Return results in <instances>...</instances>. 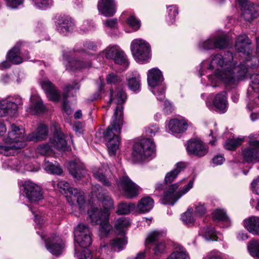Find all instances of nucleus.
<instances>
[{
  "instance_id": "1",
  "label": "nucleus",
  "mask_w": 259,
  "mask_h": 259,
  "mask_svg": "<svg viewBox=\"0 0 259 259\" xmlns=\"http://www.w3.org/2000/svg\"><path fill=\"white\" fill-rule=\"evenodd\" d=\"M251 44L246 35H240L237 38L235 45L236 50L247 56L245 61L240 63L239 66H236L237 62L234 60L233 54L227 51L223 54L212 55L208 69L212 70L214 76L226 84H234L236 82L235 72L238 73L239 76H244L249 67L255 69L259 63V60L256 57L251 58L254 64L249 63V56L252 53Z\"/></svg>"
},
{
  "instance_id": "2",
  "label": "nucleus",
  "mask_w": 259,
  "mask_h": 259,
  "mask_svg": "<svg viewBox=\"0 0 259 259\" xmlns=\"http://www.w3.org/2000/svg\"><path fill=\"white\" fill-rule=\"evenodd\" d=\"M126 99V95L122 89L110 90L108 105H110L112 102L117 104L113 116L112 121L106 131L103 133L104 138L106 141V146L110 155H115L120 144V137L117 134L120 133L122 124V104L125 102Z\"/></svg>"
},
{
  "instance_id": "3",
  "label": "nucleus",
  "mask_w": 259,
  "mask_h": 259,
  "mask_svg": "<svg viewBox=\"0 0 259 259\" xmlns=\"http://www.w3.org/2000/svg\"><path fill=\"white\" fill-rule=\"evenodd\" d=\"M97 45L92 41H86L83 44V49L76 46L72 51H64L63 57L64 64L66 69L71 71L79 70L91 66L90 60L84 58H79L76 56L85 52L86 50L96 51Z\"/></svg>"
},
{
  "instance_id": "4",
  "label": "nucleus",
  "mask_w": 259,
  "mask_h": 259,
  "mask_svg": "<svg viewBox=\"0 0 259 259\" xmlns=\"http://www.w3.org/2000/svg\"><path fill=\"white\" fill-rule=\"evenodd\" d=\"M155 146L151 139H144L136 143L133 147V156L137 161H142L153 157L155 154Z\"/></svg>"
},
{
  "instance_id": "5",
  "label": "nucleus",
  "mask_w": 259,
  "mask_h": 259,
  "mask_svg": "<svg viewBox=\"0 0 259 259\" xmlns=\"http://www.w3.org/2000/svg\"><path fill=\"white\" fill-rule=\"evenodd\" d=\"M193 180L190 181L188 185L183 188L182 192H176L179 186L178 183L170 185L164 192L162 203L173 205L182 195L187 193L193 187Z\"/></svg>"
},
{
  "instance_id": "6",
  "label": "nucleus",
  "mask_w": 259,
  "mask_h": 259,
  "mask_svg": "<svg viewBox=\"0 0 259 259\" xmlns=\"http://www.w3.org/2000/svg\"><path fill=\"white\" fill-rule=\"evenodd\" d=\"M117 187L123 195L128 198L137 196L139 187L127 176H123L117 182Z\"/></svg>"
},
{
  "instance_id": "7",
  "label": "nucleus",
  "mask_w": 259,
  "mask_h": 259,
  "mask_svg": "<svg viewBox=\"0 0 259 259\" xmlns=\"http://www.w3.org/2000/svg\"><path fill=\"white\" fill-rule=\"evenodd\" d=\"M132 54L138 62L147 60L150 57V46L142 39H135L131 44Z\"/></svg>"
},
{
  "instance_id": "8",
  "label": "nucleus",
  "mask_w": 259,
  "mask_h": 259,
  "mask_svg": "<svg viewBox=\"0 0 259 259\" xmlns=\"http://www.w3.org/2000/svg\"><path fill=\"white\" fill-rule=\"evenodd\" d=\"M22 104V100L18 96L9 97L0 101V116L13 115L17 111L18 106Z\"/></svg>"
},
{
  "instance_id": "9",
  "label": "nucleus",
  "mask_w": 259,
  "mask_h": 259,
  "mask_svg": "<svg viewBox=\"0 0 259 259\" xmlns=\"http://www.w3.org/2000/svg\"><path fill=\"white\" fill-rule=\"evenodd\" d=\"M74 240L80 247L87 248L92 242L91 232L85 225L79 224L74 229Z\"/></svg>"
},
{
  "instance_id": "10",
  "label": "nucleus",
  "mask_w": 259,
  "mask_h": 259,
  "mask_svg": "<svg viewBox=\"0 0 259 259\" xmlns=\"http://www.w3.org/2000/svg\"><path fill=\"white\" fill-rule=\"evenodd\" d=\"M163 237V234L159 231L151 232L147 238L145 245L147 248L152 249L156 254L163 253L165 250V244L163 242H159Z\"/></svg>"
},
{
  "instance_id": "11",
  "label": "nucleus",
  "mask_w": 259,
  "mask_h": 259,
  "mask_svg": "<svg viewBox=\"0 0 259 259\" xmlns=\"http://www.w3.org/2000/svg\"><path fill=\"white\" fill-rule=\"evenodd\" d=\"M186 149L189 155L201 157L207 153L208 147L201 140L192 139L187 142Z\"/></svg>"
},
{
  "instance_id": "12",
  "label": "nucleus",
  "mask_w": 259,
  "mask_h": 259,
  "mask_svg": "<svg viewBox=\"0 0 259 259\" xmlns=\"http://www.w3.org/2000/svg\"><path fill=\"white\" fill-rule=\"evenodd\" d=\"M105 56L108 59H112L115 64L123 65L125 67L128 65L124 53L117 46L107 48L105 50Z\"/></svg>"
},
{
  "instance_id": "13",
  "label": "nucleus",
  "mask_w": 259,
  "mask_h": 259,
  "mask_svg": "<svg viewBox=\"0 0 259 259\" xmlns=\"http://www.w3.org/2000/svg\"><path fill=\"white\" fill-rule=\"evenodd\" d=\"M242 7V15L247 21H250L259 16V5L248 0H238Z\"/></svg>"
},
{
  "instance_id": "14",
  "label": "nucleus",
  "mask_w": 259,
  "mask_h": 259,
  "mask_svg": "<svg viewBox=\"0 0 259 259\" xmlns=\"http://www.w3.org/2000/svg\"><path fill=\"white\" fill-rule=\"evenodd\" d=\"M23 187L24 192L31 203L38 202L43 199L41 189L37 185L27 181L25 182Z\"/></svg>"
},
{
  "instance_id": "15",
  "label": "nucleus",
  "mask_w": 259,
  "mask_h": 259,
  "mask_svg": "<svg viewBox=\"0 0 259 259\" xmlns=\"http://www.w3.org/2000/svg\"><path fill=\"white\" fill-rule=\"evenodd\" d=\"M243 160L247 163L259 159V141L251 140L249 142V146L242 150Z\"/></svg>"
},
{
  "instance_id": "16",
  "label": "nucleus",
  "mask_w": 259,
  "mask_h": 259,
  "mask_svg": "<svg viewBox=\"0 0 259 259\" xmlns=\"http://www.w3.org/2000/svg\"><path fill=\"white\" fill-rule=\"evenodd\" d=\"M25 130L20 126H16L15 124L11 125L10 129L6 138V141L13 142L15 144H23V148L25 145L26 137L24 136Z\"/></svg>"
},
{
  "instance_id": "17",
  "label": "nucleus",
  "mask_w": 259,
  "mask_h": 259,
  "mask_svg": "<svg viewBox=\"0 0 259 259\" xmlns=\"http://www.w3.org/2000/svg\"><path fill=\"white\" fill-rule=\"evenodd\" d=\"M92 193L96 196L97 199L104 205L103 209L113 208L114 202L110 196L103 192V188L99 184L95 185L92 188Z\"/></svg>"
},
{
  "instance_id": "18",
  "label": "nucleus",
  "mask_w": 259,
  "mask_h": 259,
  "mask_svg": "<svg viewBox=\"0 0 259 259\" xmlns=\"http://www.w3.org/2000/svg\"><path fill=\"white\" fill-rule=\"evenodd\" d=\"M53 127L54 137L50 140L52 146L58 150H65L67 148V142L65 135L57 124H55Z\"/></svg>"
},
{
  "instance_id": "19",
  "label": "nucleus",
  "mask_w": 259,
  "mask_h": 259,
  "mask_svg": "<svg viewBox=\"0 0 259 259\" xmlns=\"http://www.w3.org/2000/svg\"><path fill=\"white\" fill-rule=\"evenodd\" d=\"M7 58L9 61H4L0 64V69L3 70L11 67L12 62L15 64H19L23 62L22 58L20 56V47L17 44L8 53Z\"/></svg>"
},
{
  "instance_id": "20",
  "label": "nucleus",
  "mask_w": 259,
  "mask_h": 259,
  "mask_svg": "<svg viewBox=\"0 0 259 259\" xmlns=\"http://www.w3.org/2000/svg\"><path fill=\"white\" fill-rule=\"evenodd\" d=\"M75 28V24L72 19L68 16L61 17L58 20L57 30L61 34L67 35Z\"/></svg>"
},
{
  "instance_id": "21",
  "label": "nucleus",
  "mask_w": 259,
  "mask_h": 259,
  "mask_svg": "<svg viewBox=\"0 0 259 259\" xmlns=\"http://www.w3.org/2000/svg\"><path fill=\"white\" fill-rule=\"evenodd\" d=\"M40 84L50 100L54 102H58L60 100V93L50 81L44 79L41 81Z\"/></svg>"
},
{
  "instance_id": "22",
  "label": "nucleus",
  "mask_w": 259,
  "mask_h": 259,
  "mask_svg": "<svg viewBox=\"0 0 259 259\" xmlns=\"http://www.w3.org/2000/svg\"><path fill=\"white\" fill-rule=\"evenodd\" d=\"M100 12L106 17H111L115 13V4L114 0H100L98 5Z\"/></svg>"
},
{
  "instance_id": "23",
  "label": "nucleus",
  "mask_w": 259,
  "mask_h": 259,
  "mask_svg": "<svg viewBox=\"0 0 259 259\" xmlns=\"http://www.w3.org/2000/svg\"><path fill=\"white\" fill-rule=\"evenodd\" d=\"M68 169L71 175L77 180H80L86 172L83 164L77 160L70 162Z\"/></svg>"
},
{
  "instance_id": "24",
  "label": "nucleus",
  "mask_w": 259,
  "mask_h": 259,
  "mask_svg": "<svg viewBox=\"0 0 259 259\" xmlns=\"http://www.w3.org/2000/svg\"><path fill=\"white\" fill-rule=\"evenodd\" d=\"M46 247L53 254L59 255L62 252L63 243L60 237H52L51 239H50V241L46 243Z\"/></svg>"
},
{
  "instance_id": "25",
  "label": "nucleus",
  "mask_w": 259,
  "mask_h": 259,
  "mask_svg": "<svg viewBox=\"0 0 259 259\" xmlns=\"http://www.w3.org/2000/svg\"><path fill=\"white\" fill-rule=\"evenodd\" d=\"M147 75L148 83L151 87L159 86L163 81L162 73L158 69L153 68L149 70Z\"/></svg>"
},
{
  "instance_id": "26",
  "label": "nucleus",
  "mask_w": 259,
  "mask_h": 259,
  "mask_svg": "<svg viewBox=\"0 0 259 259\" xmlns=\"http://www.w3.org/2000/svg\"><path fill=\"white\" fill-rule=\"evenodd\" d=\"M48 130L47 126L44 124L39 125L35 132L29 134L27 137V141L37 142L47 139Z\"/></svg>"
},
{
  "instance_id": "27",
  "label": "nucleus",
  "mask_w": 259,
  "mask_h": 259,
  "mask_svg": "<svg viewBox=\"0 0 259 259\" xmlns=\"http://www.w3.org/2000/svg\"><path fill=\"white\" fill-rule=\"evenodd\" d=\"M169 128L173 134H180L185 132L188 128V121L183 119H174L169 123Z\"/></svg>"
},
{
  "instance_id": "28",
  "label": "nucleus",
  "mask_w": 259,
  "mask_h": 259,
  "mask_svg": "<svg viewBox=\"0 0 259 259\" xmlns=\"http://www.w3.org/2000/svg\"><path fill=\"white\" fill-rule=\"evenodd\" d=\"M245 228L251 234L259 236V217L251 216L244 221Z\"/></svg>"
},
{
  "instance_id": "29",
  "label": "nucleus",
  "mask_w": 259,
  "mask_h": 259,
  "mask_svg": "<svg viewBox=\"0 0 259 259\" xmlns=\"http://www.w3.org/2000/svg\"><path fill=\"white\" fill-rule=\"evenodd\" d=\"M106 213L109 215V212L107 209H99L98 208H93L88 210V214L89 220L93 225L99 224L100 222L103 220L102 214Z\"/></svg>"
},
{
  "instance_id": "30",
  "label": "nucleus",
  "mask_w": 259,
  "mask_h": 259,
  "mask_svg": "<svg viewBox=\"0 0 259 259\" xmlns=\"http://www.w3.org/2000/svg\"><path fill=\"white\" fill-rule=\"evenodd\" d=\"M127 243V240L124 236L121 237H117L111 240L110 242L106 245H104L102 246V248L110 249L112 251H116L118 249V251H120L123 249Z\"/></svg>"
},
{
  "instance_id": "31",
  "label": "nucleus",
  "mask_w": 259,
  "mask_h": 259,
  "mask_svg": "<svg viewBox=\"0 0 259 259\" xmlns=\"http://www.w3.org/2000/svg\"><path fill=\"white\" fill-rule=\"evenodd\" d=\"M23 144H15L13 142L6 141V138L4 139V143L0 144V153L9 156L13 154L14 151L23 148Z\"/></svg>"
},
{
  "instance_id": "32",
  "label": "nucleus",
  "mask_w": 259,
  "mask_h": 259,
  "mask_svg": "<svg viewBox=\"0 0 259 259\" xmlns=\"http://www.w3.org/2000/svg\"><path fill=\"white\" fill-rule=\"evenodd\" d=\"M213 103L217 109L224 112L227 105L226 92L223 91L216 95Z\"/></svg>"
},
{
  "instance_id": "33",
  "label": "nucleus",
  "mask_w": 259,
  "mask_h": 259,
  "mask_svg": "<svg viewBox=\"0 0 259 259\" xmlns=\"http://www.w3.org/2000/svg\"><path fill=\"white\" fill-rule=\"evenodd\" d=\"M185 167V164L184 162L178 163L173 170L166 174L164 178L165 183L166 184L172 183Z\"/></svg>"
},
{
  "instance_id": "34",
  "label": "nucleus",
  "mask_w": 259,
  "mask_h": 259,
  "mask_svg": "<svg viewBox=\"0 0 259 259\" xmlns=\"http://www.w3.org/2000/svg\"><path fill=\"white\" fill-rule=\"evenodd\" d=\"M153 200L149 197H146L140 200L137 208L138 211L142 213H145L149 211L153 208Z\"/></svg>"
},
{
  "instance_id": "35",
  "label": "nucleus",
  "mask_w": 259,
  "mask_h": 259,
  "mask_svg": "<svg viewBox=\"0 0 259 259\" xmlns=\"http://www.w3.org/2000/svg\"><path fill=\"white\" fill-rule=\"evenodd\" d=\"M43 167L46 171L53 175H60L63 172L62 169L56 161L53 163L45 160Z\"/></svg>"
},
{
  "instance_id": "36",
  "label": "nucleus",
  "mask_w": 259,
  "mask_h": 259,
  "mask_svg": "<svg viewBox=\"0 0 259 259\" xmlns=\"http://www.w3.org/2000/svg\"><path fill=\"white\" fill-rule=\"evenodd\" d=\"M176 250L172 252L166 259H190L186 249L180 245L175 247Z\"/></svg>"
},
{
  "instance_id": "37",
  "label": "nucleus",
  "mask_w": 259,
  "mask_h": 259,
  "mask_svg": "<svg viewBox=\"0 0 259 259\" xmlns=\"http://www.w3.org/2000/svg\"><path fill=\"white\" fill-rule=\"evenodd\" d=\"M249 254L255 259H259V240H251L247 245Z\"/></svg>"
},
{
  "instance_id": "38",
  "label": "nucleus",
  "mask_w": 259,
  "mask_h": 259,
  "mask_svg": "<svg viewBox=\"0 0 259 259\" xmlns=\"http://www.w3.org/2000/svg\"><path fill=\"white\" fill-rule=\"evenodd\" d=\"M128 86L130 90L133 91H139L140 88V76L135 72L127 79Z\"/></svg>"
},
{
  "instance_id": "39",
  "label": "nucleus",
  "mask_w": 259,
  "mask_h": 259,
  "mask_svg": "<svg viewBox=\"0 0 259 259\" xmlns=\"http://www.w3.org/2000/svg\"><path fill=\"white\" fill-rule=\"evenodd\" d=\"M131 225V221L126 217H121L115 222V228L119 233H123L124 229H126Z\"/></svg>"
},
{
  "instance_id": "40",
  "label": "nucleus",
  "mask_w": 259,
  "mask_h": 259,
  "mask_svg": "<svg viewBox=\"0 0 259 259\" xmlns=\"http://www.w3.org/2000/svg\"><path fill=\"white\" fill-rule=\"evenodd\" d=\"M103 220L101 221L99 224H100V232L102 236L107 235L111 229L110 225L109 224L108 217L106 213H103L102 214Z\"/></svg>"
},
{
  "instance_id": "41",
  "label": "nucleus",
  "mask_w": 259,
  "mask_h": 259,
  "mask_svg": "<svg viewBox=\"0 0 259 259\" xmlns=\"http://www.w3.org/2000/svg\"><path fill=\"white\" fill-rule=\"evenodd\" d=\"M135 208L136 205L134 203L121 202L118 204L116 212L119 214H127Z\"/></svg>"
},
{
  "instance_id": "42",
  "label": "nucleus",
  "mask_w": 259,
  "mask_h": 259,
  "mask_svg": "<svg viewBox=\"0 0 259 259\" xmlns=\"http://www.w3.org/2000/svg\"><path fill=\"white\" fill-rule=\"evenodd\" d=\"M45 106L40 99H37L34 102L31 100V104L30 107L26 110L27 112L34 113H40L44 111Z\"/></svg>"
},
{
  "instance_id": "43",
  "label": "nucleus",
  "mask_w": 259,
  "mask_h": 259,
  "mask_svg": "<svg viewBox=\"0 0 259 259\" xmlns=\"http://www.w3.org/2000/svg\"><path fill=\"white\" fill-rule=\"evenodd\" d=\"M202 235L207 240L217 241L218 237L216 236V232L214 228L212 227H204L201 229Z\"/></svg>"
},
{
  "instance_id": "44",
  "label": "nucleus",
  "mask_w": 259,
  "mask_h": 259,
  "mask_svg": "<svg viewBox=\"0 0 259 259\" xmlns=\"http://www.w3.org/2000/svg\"><path fill=\"white\" fill-rule=\"evenodd\" d=\"M244 140V138L229 139L225 142L224 146L226 149L232 150L241 145V144L243 142Z\"/></svg>"
},
{
  "instance_id": "45",
  "label": "nucleus",
  "mask_w": 259,
  "mask_h": 259,
  "mask_svg": "<svg viewBox=\"0 0 259 259\" xmlns=\"http://www.w3.org/2000/svg\"><path fill=\"white\" fill-rule=\"evenodd\" d=\"M71 200H76L80 207H81L85 203L84 197L82 193L77 189H74L71 191V195L69 196Z\"/></svg>"
},
{
  "instance_id": "46",
  "label": "nucleus",
  "mask_w": 259,
  "mask_h": 259,
  "mask_svg": "<svg viewBox=\"0 0 259 259\" xmlns=\"http://www.w3.org/2000/svg\"><path fill=\"white\" fill-rule=\"evenodd\" d=\"M212 218L214 221L226 222L227 226L230 224L229 219L223 210L217 209L212 213Z\"/></svg>"
},
{
  "instance_id": "47",
  "label": "nucleus",
  "mask_w": 259,
  "mask_h": 259,
  "mask_svg": "<svg viewBox=\"0 0 259 259\" xmlns=\"http://www.w3.org/2000/svg\"><path fill=\"white\" fill-rule=\"evenodd\" d=\"M215 49H223L228 46L226 35H221L213 37Z\"/></svg>"
},
{
  "instance_id": "48",
  "label": "nucleus",
  "mask_w": 259,
  "mask_h": 259,
  "mask_svg": "<svg viewBox=\"0 0 259 259\" xmlns=\"http://www.w3.org/2000/svg\"><path fill=\"white\" fill-rule=\"evenodd\" d=\"M57 186L60 191L66 195V197L69 196L71 195V191L74 190V189L71 188L69 186V184L65 181H59L57 184Z\"/></svg>"
},
{
  "instance_id": "49",
  "label": "nucleus",
  "mask_w": 259,
  "mask_h": 259,
  "mask_svg": "<svg viewBox=\"0 0 259 259\" xmlns=\"http://www.w3.org/2000/svg\"><path fill=\"white\" fill-rule=\"evenodd\" d=\"M94 175L95 178L99 182H101L105 186L110 187L111 186V183L110 181L105 176V174L103 173L102 170L95 172Z\"/></svg>"
},
{
  "instance_id": "50",
  "label": "nucleus",
  "mask_w": 259,
  "mask_h": 259,
  "mask_svg": "<svg viewBox=\"0 0 259 259\" xmlns=\"http://www.w3.org/2000/svg\"><path fill=\"white\" fill-rule=\"evenodd\" d=\"M192 208H188L187 211L181 215V219L185 224L189 225L194 222V219L192 214Z\"/></svg>"
},
{
  "instance_id": "51",
  "label": "nucleus",
  "mask_w": 259,
  "mask_h": 259,
  "mask_svg": "<svg viewBox=\"0 0 259 259\" xmlns=\"http://www.w3.org/2000/svg\"><path fill=\"white\" fill-rule=\"evenodd\" d=\"M199 47L201 49L206 50L215 49L213 37L209 38L201 42L199 45Z\"/></svg>"
},
{
  "instance_id": "52",
  "label": "nucleus",
  "mask_w": 259,
  "mask_h": 259,
  "mask_svg": "<svg viewBox=\"0 0 259 259\" xmlns=\"http://www.w3.org/2000/svg\"><path fill=\"white\" fill-rule=\"evenodd\" d=\"M126 22L135 30H138L141 25L140 20L136 18L134 15L130 16L127 18Z\"/></svg>"
},
{
  "instance_id": "53",
  "label": "nucleus",
  "mask_w": 259,
  "mask_h": 259,
  "mask_svg": "<svg viewBox=\"0 0 259 259\" xmlns=\"http://www.w3.org/2000/svg\"><path fill=\"white\" fill-rule=\"evenodd\" d=\"M122 80V77L117 74L111 73L106 76L107 82L109 84H116Z\"/></svg>"
},
{
  "instance_id": "54",
  "label": "nucleus",
  "mask_w": 259,
  "mask_h": 259,
  "mask_svg": "<svg viewBox=\"0 0 259 259\" xmlns=\"http://www.w3.org/2000/svg\"><path fill=\"white\" fill-rule=\"evenodd\" d=\"M80 88V85L77 82H73L71 84L67 85L65 89V93L63 94V96L64 98H67V97L71 95L72 91H78Z\"/></svg>"
},
{
  "instance_id": "55",
  "label": "nucleus",
  "mask_w": 259,
  "mask_h": 259,
  "mask_svg": "<svg viewBox=\"0 0 259 259\" xmlns=\"http://www.w3.org/2000/svg\"><path fill=\"white\" fill-rule=\"evenodd\" d=\"M250 78L252 82L251 88L255 92H259V74H252Z\"/></svg>"
},
{
  "instance_id": "56",
  "label": "nucleus",
  "mask_w": 259,
  "mask_h": 259,
  "mask_svg": "<svg viewBox=\"0 0 259 259\" xmlns=\"http://www.w3.org/2000/svg\"><path fill=\"white\" fill-rule=\"evenodd\" d=\"M78 259H92L93 256L91 251L87 248L84 249L80 253H75Z\"/></svg>"
},
{
  "instance_id": "57",
  "label": "nucleus",
  "mask_w": 259,
  "mask_h": 259,
  "mask_svg": "<svg viewBox=\"0 0 259 259\" xmlns=\"http://www.w3.org/2000/svg\"><path fill=\"white\" fill-rule=\"evenodd\" d=\"M206 212V208L204 204L198 203L195 205L194 214L197 217H202Z\"/></svg>"
},
{
  "instance_id": "58",
  "label": "nucleus",
  "mask_w": 259,
  "mask_h": 259,
  "mask_svg": "<svg viewBox=\"0 0 259 259\" xmlns=\"http://www.w3.org/2000/svg\"><path fill=\"white\" fill-rule=\"evenodd\" d=\"M165 90V88L163 85H161L159 87V89H154V90L152 91V93L157 96V98L158 100L161 101L163 100L165 98L164 95Z\"/></svg>"
},
{
  "instance_id": "59",
  "label": "nucleus",
  "mask_w": 259,
  "mask_h": 259,
  "mask_svg": "<svg viewBox=\"0 0 259 259\" xmlns=\"http://www.w3.org/2000/svg\"><path fill=\"white\" fill-rule=\"evenodd\" d=\"M168 8V17L171 22H173L175 18L178 14V8L174 5L169 6Z\"/></svg>"
},
{
  "instance_id": "60",
  "label": "nucleus",
  "mask_w": 259,
  "mask_h": 259,
  "mask_svg": "<svg viewBox=\"0 0 259 259\" xmlns=\"http://www.w3.org/2000/svg\"><path fill=\"white\" fill-rule=\"evenodd\" d=\"M51 150V146L48 144L41 145L37 148V152L43 155L47 154Z\"/></svg>"
},
{
  "instance_id": "61",
  "label": "nucleus",
  "mask_w": 259,
  "mask_h": 259,
  "mask_svg": "<svg viewBox=\"0 0 259 259\" xmlns=\"http://www.w3.org/2000/svg\"><path fill=\"white\" fill-rule=\"evenodd\" d=\"M104 24L110 28H115L117 26V20L116 18L110 19L105 20Z\"/></svg>"
},
{
  "instance_id": "62",
  "label": "nucleus",
  "mask_w": 259,
  "mask_h": 259,
  "mask_svg": "<svg viewBox=\"0 0 259 259\" xmlns=\"http://www.w3.org/2000/svg\"><path fill=\"white\" fill-rule=\"evenodd\" d=\"M35 6L39 9L46 8L49 4V0H32Z\"/></svg>"
},
{
  "instance_id": "63",
  "label": "nucleus",
  "mask_w": 259,
  "mask_h": 259,
  "mask_svg": "<svg viewBox=\"0 0 259 259\" xmlns=\"http://www.w3.org/2000/svg\"><path fill=\"white\" fill-rule=\"evenodd\" d=\"M158 130L159 127L156 125H152L151 127L146 128V132L147 135L152 136L155 135V133L158 131Z\"/></svg>"
},
{
  "instance_id": "64",
  "label": "nucleus",
  "mask_w": 259,
  "mask_h": 259,
  "mask_svg": "<svg viewBox=\"0 0 259 259\" xmlns=\"http://www.w3.org/2000/svg\"><path fill=\"white\" fill-rule=\"evenodd\" d=\"M207 259H223L219 252L212 251L209 252L207 256Z\"/></svg>"
}]
</instances>
